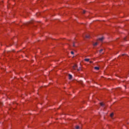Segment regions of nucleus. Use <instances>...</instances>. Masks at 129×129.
Instances as JSON below:
<instances>
[{
	"instance_id": "obj_1",
	"label": "nucleus",
	"mask_w": 129,
	"mask_h": 129,
	"mask_svg": "<svg viewBox=\"0 0 129 129\" xmlns=\"http://www.w3.org/2000/svg\"><path fill=\"white\" fill-rule=\"evenodd\" d=\"M69 79H70V80H71V79H72V75L70 74L69 75Z\"/></svg>"
},
{
	"instance_id": "obj_2",
	"label": "nucleus",
	"mask_w": 129,
	"mask_h": 129,
	"mask_svg": "<svg viewBox=\"0 0 129 129\" xmlns=\"http://www.w3.org/2000/svg\"><path fill=\"white\" fill-rule=\"evenodd\" d=\"M76 67H77V64H75L74 66H73V69H74V70H75L76 69Z\"/></svg>"
},
{
	"instance_id": "obj_3",
	"label": "nucleus",
	"mask_w": 129,
	"mask_h": 129,
	"mask_svg": "<svg viewBox=\"0 0 129 129\" xmlns=\"http://www.w3.org/2000/svg\"><path fill=\"white\" fill-rule=\"evenodd\" d=\"M94 69H95V70H99V68L97 67H95L94 68Z\"/></svg>"
},
{
	"instance_id": "obj_4",
	"label": "nucleus",
	"mask_w": 129,
	"mask_h": 129,
	"mask_svg": "<svg viewBox=\"0 0 129 129\" xmlns=\"http://www.w3.org/2000/svg\"><path fill=\"white\" fill-rule=\"evenodd\" d=\"M104 38H103V37H101V38H99V40H100V41H103V39H104Z\"/></svg>"
},
{
	"instance_id": "obj_5",
	"label": "nucleus",
	"mask_w": 129,
	"mask_h": 129,
	"mask_svg": "<svg viewBox=\"0 0 129 129\" xmlns=\"http://www.w3.org/2000/svg\"><path fill=\"white\" fill-rule=\"evenodd\" d=\"M85 61H86V62H89V58H85Z\"/></svg>"
},
{
	"instance_id": "obj_6",
	"label": "nucleus",
	"mask_w": 129,
	"mask_h": 129,
	"mask_svg": "<svg viewBox=\"0 0 129 129\" xmlns=\"http://www.w3.org/2000/svg\"><path fill=\"white\" fill-rule=\"evenodd\" d=\"M79 84H81L82 85L83 84V82L82 81H80V82H79Z\"/></svg>"
},
{
	"instance_id": "obj_7",
	"label": "nucleus",
	"mask_w": 129,
	"mask_h": 129,
	"mask_svg": "<svg viewBox=\"0 0 129 129\" xmlns=\"http://www.w3.org/2000/svg\"><path fill=\"white\" fill-rule=\"evenodd\" d=\"M86 38H87V39H89V38H90V36L89 35H86Z\"/></svg>"
},
{
	"instance_id": "obj_8",
	"label": "nucleus",
	"mask_w": 129,
	"mask_h": 129,
	"mask_svg": "<svg viewBox=\"0 0 129 129\" xmlns=\"http://www.w3.org/2000/svg\"><path fill=\"white\" fill-rule=\"evenodd\" d=\"M98 43L97 42H96L95 43H94V44H93V46H97V45H98Z\"/></svg>"
},
{
	"instance_id": "obj_9",
	"label": "nucleus",
	"mask_w": 129,
	"mask_h": 129,
	"mask_svg": "<svg viewBox=\"0 0 129 129\" xmlns=\"http://www.w3.org/2000/svg\"><path fill=\"white\" fill-rule=\"evenodd\" d=\"M112 116H113V113L110 114V117L112 118Z\"/></svg>"
},
{
	"instance_id": "obj_10",
	"label": "nucleus",
	"mask_w": 129,
	"mask_h": 129,
	"mask_svg": "<svg viewBox=\"0 0 129 129\" xmlns=\"http://www.w3.org/2000/svg\"><path fill=\"white\" fill-rule=\"evenodd\" d=\"M100 105H101V106H103L104 105V104H103V103H100Z\"/></svg>"
},
{
	"instance_id": "obj_11",
	"label": "nucleus",
	"mask_w": 129,
	"mask_h": 129,
	"mask_svg": "<svg viewBox=\"0 0 129 129\" xmlns=\"http://www.w3.org/2000/svg\"><path fill=\"white\" fill-rule=\"evenodd\" d=\"M76 129H79V126H76Z\"/></svg>"
},
{
	"instance_id": "obj_12",
	"label": "nucleus",
	"mask_w": 129,
	"mask_h": 129,
	"mask_svg": "<svg viewBox=\"0 0 129 129\" xmlns=\"http://www.w3.org/2000/svg\"><path fill=\"white\" fill-rule=\"evenodd\" d=\"M102 51H103V49H101L100 50V53H101V52H102Z\"/></svg>"
},
{
	"instance_id": "obj_13",
	"label": "nucleus",
	"mask_w": 129,
	"mask_h": 129,
	"mask_svg": "<svg viewBox=\"0 0 129 129\" xmlns=\"http://www.w3.org/2000/svg\"><path fill=\"white\" fill-rule=\"evenodd\" d=\"M71 54H72V55H74V52H73V51H71Z\"/></svg>"
},
{
	"instance_id": "obj_14",
	"label": "nucleus",
	"mask_w": 129,
	"mask_h": 129,
	"mask_svg": "<svg viewBox=\"0 0 129 129\" xmlns=\"http://www.w3.org/2000/svg\"><path fill=\"white\" fill-rule=\"evenodd\" d=\"M73 47H75V43L74 42L73 43Z\"/></svg>"
},
{
	"instance_id": "obj_15",
	"label": "nucleus",
	"mask_w": 129,
	"mask_h": 129,
	"mask_svg": "<svg viewBox=\"0 0 129 129\" xmlns=\"http://www.w3.org/2000/svg\"><path fill=\"white\" fill-rule=\"evenodd\" d=\"M80 69H81V68H79V69H78V71H80Z\"/></svg>"
},
{
	"instance_id": "obj_16",
	"label": "nucleus",
	"mask_w": 129,
	"mask_h": 129,
	"mask_svg": "<svg viewBox=\"0 0 129 129\" xmlns=\"http://www.w3.org/2000/svg\"><path fill=\"white\" fill-rule=\"evenodd\" d=\"M85 12H86V11L84 10V11H83V14H85Z\"/></svg>"
},
{
	"instance_id": "obj_17",
	"label": "nucleus",
	"mask_w": 129,
	"mask_h": 129,
	"mask_svg": "<svg viewBox=\"0 0 129 129\" xmlns=\"http://www.w3.org/2000/svg\"><path fill=\"white\" fill-rule=\"evenodd\" d=\"M90 63H92V61H90Z\"/></svg>"
},
{
	"instance_id": "obj_18",
	"label": "nucleus",
	"mask_w": 129,
	"mask_h": 129,
	"mask_svg": "<svg viewBox=\"0 0 129 129\" xmlns=\"http://www.w3.org/2000/svg\"><path fill=\"white\" fill-rule=\"evenodd\" d=\"M2 103H2V102H0V104H2Z\"/></svg>"
}]
</instances>
